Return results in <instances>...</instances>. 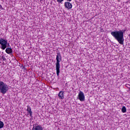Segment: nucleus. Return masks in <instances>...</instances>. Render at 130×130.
Returning <instances> with one entry per match:
<instances>
[{
	"mask_svg": "<svg viewBox=\"0 0 130 130\" xmlns=\"http://www.w3.org/2000/svg\"><path fill=\"white\" fill-rule=\"evenodd\" d=\"M4 125H5L4 122L0 121V128H3V127H4Z\"/></svg>",
	"mask_w": 130,
	"mask_h": 130,
	"instance_id": "obj_12",
	"label": "nucleus"
},
{
	"mask_svg": "<svg viewBox=\"0 0 130 130\" xmlns=\"http://www.w3.org/2000/svg\"><path fill=\"white\" fill-rule=\"evenodd\" d=\"M78 98L80 101H85V95L84 94V92L80 91L78 94Z\"/></svg>",
	"mask_w": 130,
	"mask_h": 130,
	"instance_id": "obj_5",
	"label": "nucleus"
},
{
	"mask_svg": "<svg viewBox=\"0 0 130 130\" xmlns=\"http://www.w3.org/2000/svg\"><path fill=\"white\" fill-rule=\"evenodd\" d=\"M56 71L57 76L58 77L59 76V69H60V64L59 62L61 61V55H60V53H57L56 57Z\"/></svg>",
	"mask_w": 130,
	"mask_h": 130,
	"instance_id": "obj_2",
	"label": "nucleus"
},
{
	"mask_svg": "<svg viewBox=\"0 0 130 130\" xmlns=\"http://www.w3.org/2000/svg\"><path fill=\"white\" fill-rule=\"evenodd\" d=\"M8 46H10V43H8Z\"/></svg>",
	"mask_w": 130,
	"mask_h": 130,
	"instance_id": "obj_18",
	"label": "nucleus"
},
{
	"mask_svg": "<svg viewBox=\"0 0 130 130\" xmlns=\"http://www.w3.org/2000/svg\"><path fill=\"white\" fill-rule=\"evenodd\" d=\"M64 7L67 8V9H68L69 10L73 8V6L72 5V4H71V3L70 2H65Z\"/></svg>",
	"mask_w": 130,
	"mask_h": 130,
	"instance_id": "obj_6",
	"label": "nucleus"
},
{
	"mask_svg": "<svg viewBox=\"0 0 130 130\" xmlns=\"http://www.w3.org/2000/svg\"><path fill=\"white\" fill-rule=\"evenodd\" d=\"M8 90V85L3 81H0V92L2 94H6Z\"/></svg>",
	"mask_w": 130,
	"mask_h": 130,
	"instance_id": "obj_3",
	"label": "nucleus"
},
{
	"mask_svg": "<svg viewBox=\"0 0 130 130\" xmlns=\"http://www.w3.org/2000/svg\"><path fill=\"white\" fill-rule=\"evenodd\" d=\"M32 130H43V128L40 125H38L34 126Z\"/></svg>",
	"mask_w": 130,
	"mask_h": 130,
	"instance_id": "obj_7",
	"label": "nucleus"
},
{
	"mask_svg": "<svg viewBox=\"0 0 130 130\" xmlns=\"http://www.w3.org/2000/svg\"><path fill=\"white\" fill-rule=\"evenodd\" d=\"M2 8H3V7H2V5H0V9H2Z\"/></svg>",
	"mask_w": 130,
	"mask_h": 130,
	"instance_id": "obj_16",
	"label": "nucleus"
},
{
	"mask_svg": "<svg viewBox=\"0 0 130 130\" xmlns=\"http://www.w3.org/2000/svg\"><path fill=\"white\" fill-rule=\"evenodd\" d=\"M6 52L8 53V54H11V53H13V49L11 48H7L6 49Z\"/></svg>",
	"mask_w": 130,
	"mask_h": 130,
	"instance_id": "obj_8",
	"label": "nucleus"
},
{
	"mask_svg": "<svg viewBox=\"0 0 130 130\" xmlns=\"http://www.w3.org/2000/svg\"><path fill=\"white\" fill-rule=\"evenodd\" d=\"M1 48L3 50H5L7 48V45H8V40H6L4 39H0Z\"/></svg>",
	"mask_w": 130,
	"mask_h": 130,
	"instance_id": "obj_4",
	"label": "nucleus"
},
{
	"mask_svg": "<svg viewBox=\"0 0 130 130\" xmlns=\"http://www.w3.org/2000/svg\"><path fill=\"white\" fill-rule=\"evenodd\" d=\"M69 2H72V0H67Z\"/></svg>",
	"mask_w": 130,
	"mask_h": 130,
	"instance_id": "obj_17",
	"label": "nucleus"
},
{
	"mask_svg": "<svg viewBox=\"0 0 130 130\" xmlns=\"http://www.w3.org/2000/svg\"><path fill=\"white\" fill-rule=\"evenodd\" d=\"M126 87H127V88H130L129 84H126Z\"/></svg>",
	"mask_w": 130,
	"mask_h": 130,
	"instance_id": "obj_14",
	"label": "nucleus"
},
{
	"mask_svg": "<svg viewBox=\"0 0 130 130\" xmlns=\"http://www.w3.org/2000/svg\"><path fill=\"white\" fill-rule=\"evenodd\" d=\"M121 111H122V112H123V113L126 112V108H125V107L123 106V107L122 108Z\"/></svg>",
	"mask_w": 130,
	"mask_h": 130,
	"instance_id": "obj_11",
	"label": "nucleus"
},
{
	"mask_svg": "<svg viewBox=\"0 0 130 130\" xmlns=\"http://www.w3.org/2000/svg\"><path fill=\"white\" fill-rule=\"evenodd\" d=\"M2 58L3 60H6V57H5L4 56H2Z\"/></svg>",
	"mask_w": 130,
	"mask_h": 130,
	"instance_id": "obj_15",
	"label": "nucleus"
},
{
	"mask_svg": "<svg viewBox=\"0 0 130 130\" xmlns=\"http://www.w3.org/2000/svg\"><path fill=\"white\" fill-rule=\"evenodd\" d=\"M58 96L60 99H63L64 98V96H63V91H60L58 93Z\"/></svg>",
	"mask_w": 130,
	"mask_h": 130,
	"instance_id": "obj_10",
	"label": "nucleus"
},
{
	"mask_svg": "<svg viewBox=\"0 0 130 130\" xmlns=\"http://www.w3.org/2000/svg\"><path fill=\"white\" fill-rule=\"evenodd\" d=\"M27 111L28 112L30 117H32V114L33 112H32V111L31 110V108L30 107L27 106Z\"/></svg>",
	"mask_w": 130,
	"mask_h": 130,
	"instance_id": "obj_9",
	"label": "nucleus"
},
{
	"mask_svg": "<svg viewBox=\"0 0 130 130\" xmlns=\"http://www.w3.org/2000/svg\"><path fill=\"white\" fill-rule=\"evenodd\" d=\"M58 3H61V2H63V0H57Z\"/></svg>",
	"mask_w": 130,
	"mask_h": 130,
	"instance_id": "obj_13",
	"label": "nucleus"
},
{
	"mask_svg": "<svg viewBox=\"0 0 130 130\" xmlns=\"http://www.w3.org/2000/svg\"><path fill=\"white\" fill-rule=\"evenodd\" d=\"M123 33L124 32L122 30H120L119 31H112L111 34L120 44L123 45V41H124Z\"/></svg>",
	"mask_w": 130,
	"mask_h": 130,
	"instance_id": "obj_1",
	"label": "nucleus"
}]
</instances>
